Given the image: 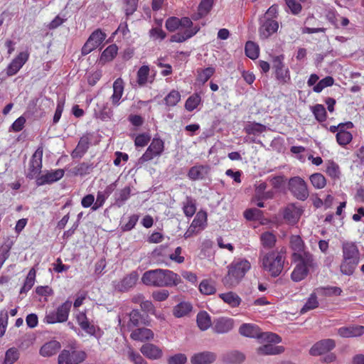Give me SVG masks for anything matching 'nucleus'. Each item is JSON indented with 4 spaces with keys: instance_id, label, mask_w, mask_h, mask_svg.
<instances>
[{
    "instance_id": "obj_1",
    "label": "nucleus",
    "mask_w": 364,
    "mask_h": 364,
    "mask_svg": "<svg viewBox=\"0 0 364 364\" xmlns=\"http://www.w3.org/2000/svg\"><path fill=\"white\" fill-rule=\"evenodd\" d=\"M144 284L155 287L177 286L181 282L178 274L169 269H155L146 271L142 277Z\"/></svg>"
},
{
    "instance_id": "obj_2",
    "label": "nucleus",
    "mask_w": 364,
    "mask_h": 364,
    "mask_svg": "<svg viewBox=\"0 0 364 364\" xmlns=\"http://www.w3.org/2000/svg\"><path fill=\"white\" fill-rule=\"evenodd\" d=\"M286 249L269 251L260 256L262 269L273 277H278L284 269L286 259Z\"/></svg>"
},
{
    "instance_id": "obj_3",
    "label": "nucleus",
    "mask_w": 364,
    "mask_h": 364,
    "mask_svg": "<svg viewBox=\"0 0 364 364\" xmlns=\"http://www.w3.org/2000/svg\"><path fill=\"white\" fill-rule=\"evenodd\" d=\"M251 264L248 260L237 259L228 266V273L222 279L223 285L227 288H234L242 281L250 270Z\"/></svg>"
},
{
    "instance_id": "obj_4",
    "label": "nucleus",
    "mask_w": 364,
    "mask_h": 364,
    "mask_svg": "<svg viewBox=\"0 0 364 364\" xmlns=\"http://www.w3.org/2000/svg\"><path fill=\"white\" fill-rule=\"evenodd\" d=\"M239 333L245 337L257 338L262 341L279 343L282 338L271 332H262L258 326L253 323H243L239 328Z\"/></svg>"
},
{
    "instance_id": "obj_5",
    "label": "nucleus",
    "mask_w": 364,
    "mask_h": 364,
    "mask_svg": "<svg viewBox=\"0 0 364 364\" xmlns=\"http://www.w3.org/2000/svg\"><path fill=\"white\" fill-rule=\"evenodd\" d=\"M72 302L68 300L56 310L46 311L43 322L48 324L65 322L68 318Z\"/></svg>"
},
{
    "instance_id": "obj_6",
    "label": "nucleus",
    "mask_w": 364,
    "mask_h": 364,
    "mask_svg": "<svg viewBox=\"0 0 364 364\" xmlns=\"http://www.w3.org/2000/svg\"><path fill=\"white\" fill-rule=\"evenodd\" d=\"M289 190L291 194L300 200H305L309 197V190L306 183L299 176H294L289 179Z\"/></svg>"
},
{
    "instance_id": "obj_7",
    "label": "nucleus",
    "mask_w": 364,
    "mask_h": 364,
    "mask_svg": "<svg viewBox=\"0 0 364 364\" xmlns=\"http://www.w3.org/2000/svg\"><path fill=\"white\" fill-rule=\"evenodd\" d=\"M43 147H38L33 156L29 162L26 177L33 179L37 178L41 175L42 168V158H43Z\"/></svg>"
},
{
    "instance_id": "obj_8",
    "label": "nucleus",
    "mask_w": 364,
    "mask_h": 364,
    "mask_svg": "<svg viewBox=\"0 0 364 364\" xmlns=\"http://www.w3.org/2000/svg\"><path fill=\"white\" fill-rule=\"evenodd\" d=\"M164 149V143L160 139L154 138L148 146L145 153L139 159V164L151 161L155 157L160 156Z\"/></svg>"
},
{
    "instance_id": "obj_9",
    "label": "nucleus",
    "mask_w": 364,
    "mask_h": 364,
    "mask_svg": "<svg viewBox=\"0 0 364 364\" xmlns=\"http://www.w3.org/2000/svg\"><path fill=\"white\" fill-rule=\"evenodd\" d=\"M106 38V34L101 30L97 29L90 36L82 48V54L85 55L98 48Z\"/></svg>"
},
{
    "instance_id": "obj_10",
    "label": "nucleus",
    "mask_w": 364,
    "mask_h": 364,
    "mask_svg": "<svg viewBox=\"0 0 364 364\" xmlns=\"http://www.w3.org/2000/svg\"><path fill=\"white\" fill-rule=\"evenodd\" d=\"M138 279L139 274L136 271H133L122 279L113 282V285L115 290L124 292L133 288Z\"/></svg>"
},
{
    "instance_id": "obj_11",
    "label": "nucleus",
    "mask_w": 364,
    "mask_h": 364,
    "mask_svg": "<svg viewBox=\"0 0 364 364\" xmlns=\"http://www.w3.org/2000/svg\"><path fill=\"white\" fill-rule=\"evenodd\" d=\"M64 173V170L61 168L45 171L36 178V185L41 186L55 183L63 177Z\"/></svg>"
},
{
    "instance_id": "obj_12",
    "label": "nucleus",
    "mask_w": 364,
    "mask_h": 364,
    "mask_svg": "<svg viewBox=\"0 0 364 364\" xmlns=\"http://www.w3.org/2000/svg\"><path fill=\"white\" fill-rule=\"evenodd\" d=\"M76 320L80 328L89 335L96 338L101 336L100 330L90 323L85 312H79L77 314Z\"/></svg>"
},
{
    "instance_id": "obj_13",
    "label": "nucleus",
    "mask_w": 364,
    "mask_h": 364,
    "mask_svg": "<svg viewBox=\"0 0 364 364\" xmlns=\"http://www.w3.org/2000/svg\"><path fill=\"white\" fill-rule=\"evenodd\" d=\"M279 28L278 22L272 18H262L259 29V36L262 39H267Z\"/></svg>"
},
{
    "instance_id": "obj_14",
    "label": "nucleus",
    "mask_w": 364,
    "mask_h": 364,
    "mask_svg": "<svg viewBox=\"0 0 364 364\" xmlns=\"http://www.w3.org/2000/svg\"><path fill=\"white\" fill-rule=\"evenodd\" d=\"M336 346V342L331 338L323 339L316 342L310 349L309 353L311 355H320L328 353Z\"/></svg>"
},
{
    "instance_id": "obj_15",
    "label": "nucleus",
    "mask_w": 364,
    "mask_h": 364,
    "mask_svg": "<svg viewBox=\"0 0 364 364\" xmlns=\"http://www.w3.org/2000/svg\"><path fill=\"white\" fill-rule=\"evenodd\" d=\"M193 26V22L188 17L178 18L177 17H170L166 21V28L170 32H173L178 29L189 28Z\"/></svg>"
},
{
    "instance_id": "obj_16",
    "label": "nucleus",
    "mask_w": 364,
    "mask_h": 364,
    "mask_svg": "<svg viewBox=\"0 0 364 364\" xmlns=\"http://www.w3.org/2000/svg\"><path fill=\"white\" fill-rule=\"evenodd\" d=\"M343 258L359 262L360 253L357 245L353 242H344L342 245Z\"/></svg>"
},
{
    "instance_id": "obj_17",
    "label": "nucleus",
    "mask_w": 364,
    "mask_h": 364,
    "mask_svg": "<svg viewBox=\"0 0 364 364\" xmlns=\"http://www.w3.org/2000/svg\"><path fill=\"white\" fill-rule=\"evenodd\" d=\"M234 326V320L230 318L220 317L213 322V330L215 333L223 334L230 331Z\"/></svg>"
},
{
    "instance_id": "obj_18",
    "label": "nucleus",
    "mask_w": 364,
    "mask_h": 364,
    "mask_svg": "<svg viewBox=\"0 0 364 364\" xmlns=\"http://www.w3.org/2000/svg\"><path fill=\"white\" fill-rule=\"evenodd\" d=\"M28 59L27 52H21L7 67L6 73L12 76L18 73Z\"/></svg>"
},
{
    "instance_id": "obj_19",
    "label": "nucleus",
    "mask_w": 364,
    "mask_h": 364,
    "mask_svg": "<svg viewBox=\"0 0 364 364\" xmlns=\"http://www.w3.org/2000/svg\"><path fill=\"white\" fill-rule=\"evenodd\" d=\"M302 213V210L294 204L288 205L284 210V218L289 223L294 225L297 223Z\"/></svg>"
},
{
    "instance_id": "obj_20",
    "label": "nucleus",
    "mask_w": 364,
    "mask_h": 364,
    "mask_svg": "<svg viewBox=\"0 0 364 364\" xmlns=\"http://www.w3.org/2000/svg\"><path fill=\"white\" fill-rule=\"evenodd\" d=\"M141 353L151 360H157L163 356L162 350L157 346L152 343H146L141 347Z\"/></svg>"
},
{
    "instance_id": "obj_21",
    "label": "nucleus",
    "mask_w": 364,
    "mask_h": 364,
    "mask_svg": "<svg viewBox=\"0 0 364 364\" xmlns=\"http://www.w3.org/2000/svg\"><path fill=\"white\" fill-rule=\"evenodd\" d=\"M215 359V353L210 351H203L194 354L191 358V364H210Z\"/></svg>"
},
{
    "instance_id": "obj_22",
    "label": "nucleus",
    "mask_w": 364,
    "mask_h": 364,
    "mask_svg": "<svg viewBox=\"0 0 364 364\" xmlns=\"http://www.w3.org/2000/svg\"><path fill=\"white\" fill-rule=\"evenodd\" d=\"M183 32H178L171 36L170 41L171 42L182 43L195 36L200 30L198 26L184 28Z\"/></svg>"
},
{
    "instance_id": "obj_23",
    "label": "nucleus",
    "mask_w": 364,
    "mask_h": 364,
    "mask_svg": "<svg viewBox=\"0 0 364 364\" xmlns=\"http://www.w3.org/2000/svg\"><path fill=\"white\" fill-rule=\"evenodd\" d=\"M123 92L124 81L121 77H119L113 83V94L110 97L113 106L117 107L119 105Z\"/></svg>"
},
{
    "instance_id": "obj_24",
    "label": "nucleus",
    "mask_w": 364,
    "mask_h": 364,
    "mask_svg": "<svg viewBox=\"0 0 364 364\" xmlns=\"http://www.w3.org/2000/svg\"><path fill=\"white\" fill-rule=\"evenodd\" d=\"M60 342L53 340L46 343L40 349L39 353L43 357H50L60 349Z\"/></svg>"
},
{
    "instance_id": "obj_25",
    "label": "nucleus",
    "mask_w": 364,
    "mask_h": 364,
    "mask_svg": "<svg viewBox=\"0 0 364 364\" xmlns=\"http://www.w3.org/2000/svg\"><path fill=\"white\" fill-rule=\"evenodd\" d=\"M95 114L102 120L109 119L113 114L112 108L107 102L99 101L97 104V109L95 110Z\"/></svg>"
},
{
    "instance_id": "obj_26",
    "label": "nucleus",
    "mask_w": 364,
    "mask_h": 364,
    "mask_svg": "<svg viewBox=\"0 0 364 364\" xmlns=\"http://www.w3.org/2000/svg\"><path fill=\"white\" fill-rule=\"evenodd\" d=\"M210 168L208 166H194L191 167L188 173V176L193 181L202 180L208 173Z\"/></svg>"
},
{
    "instance_id": "obj_27",
    "label": "nucleus",
    "mask_w": 364,
    "mask_h": 364,
    "mask_svg": "<svg viewBox=\"0 0 364 364\" xmlns=\"http://www.w3.org/2000/svg\"><path fill=\"white\" fill-rule=\"evenodd\" d=\"M154 332L146 328H139L133 331L130 335L131 338L134 341H146L154 338Z\"/></svg>"
},
{
    "instance_id": "obj_28",
    "label": "nucleus",
    "mask_w": 364,
    "mask_h": 364,
    "mask_svg": "<svg viewBox=\"0 0 364 364\" xmlns=\"http://www.w3.org/2000/svg\"><path fill=\"white\" fill-rule=\"evenodd\" d=\"M223 361L227 364H241L245 360L243 353L234 350L224 354Z\"/></svg>"
},
{
    "instance_id": "obj_29",
    "label": "nucleus",
    "mask_w": 364,
    "mask_h": 364,
    "mask_svg": "<svg viewBox=\"0 0 364 364\" xmlns=\"http://www.w3.org/2000/svg\"><path fill=\"white\" fill-rule=\"evenodd\" d=\"M263 345L257 349L259 355H279L284 351V348L281 346H274V343Z\"/></svg>"
},
{
    "instance_id": "obj_30",
    "label": "nucleus",
    "mask_w": 364,
    "mask_h": 364,
    "mask_svg": "<svg viewBox=\"0 0 364 364\" xmlns=\"http://www.w3.org/2000/svg\"><path fill=\"white\" fill-rule=\"evenodd\" d=\"M141 319V315L139 310L134 309L129 314V321L127 326L122 323V320L119 317V325L121 326V328H127V330L130 331L132 328L138 326L140 324V321Z\"/></svg>"
},
{
    "instance_id": "obj_31",
    "label": "nucleus",
    "mask_w": 364,
    "mask_h": 364,
    "mask_svg": "<svg viewBox=\"0 0 364 364\" xmlns=\"http://www.w3.org/2000/svg\"><path fill=\"white\" fill-rule=\"evenodd\" d=\"M219 297L231 307L239 306L242 301L241 298L233 291L220 294Z\"/></svg>"
},
{
    "instance_id": "obj_32",
    "label": "nucleus",
    "mask_w": 364,
    "mask_h": 364,
    "mask_svg": "<svg viewBox=\"0 0 364 364\" xmlns=\"http://www.w3.org/2000/svg\"><path fill=\"white\" fill-rule=\"evenodd\" d=\"M358 264L359 262L343 258L340 265V271L343 274L352 275Z\"/></svg>"
},
{
    "instance_id": "obj_33",
    "label": "nucleus",
    "mask_w": 364,
    "mask_h": 364,
    "mask_svg": "<svg viewBox=\"0 0 364 364\" xmlns=\"http://www.w3.org/2000/svg\"><path fill=\"white\" fill-rule=\"evenodd\" d=\"M316 293H318V295L321 296H339L342 293V289L338 287H320L316 289Z\"/></svg>"
},
{
    "instance_id": "obj_34",
    "label": "nucleus",
    "mask_w": 364,
    "mask_h": 364,
    "mask_svg": "<svg viewBox=\"0 0 364 364\" xmlns=\"http://www.w3.org/2000/svg\"><path fill=\"white\" fill-rule=\"evenodd\" d=\"M196 321L201 331H206L212 324L210 316L205 311H201L198 314Z\"/></svg>"
},
{
    "instance_id": "obj_35",
    "label": "nucleus",
    "mask_w": 364,
    "mask_h": 364,
    "mask_svg": "<svg viewBox=\"0 0 364 364\" xmlns=\"http://www.w3.org/2000/svg\"><path fill=\"white\" fill-rule=\"evenodd\" d=\"M89 148L88 139L86 137L81 138L76 148L73 151L71 156L73 158H81L87 151Z\"/></svg>"
},
{
    "instance_id": "obj_36",
    "label": "nucleus",
    "mask_w": 364,
    "mask_h": 364,
    "mask_svg": "<svg viewBox=\"0 0 364 364\" xmlns=\"http://www.w3.org/2000/svg\"><path fill=\"white\" fill-rule=\"evenodd\" d=\"M199 290L205 295L214 294L216 292L215 282L211 279H203L199 284Z\"/></svg>"
},
{
    "instance_id": "obj_37",
    "label": "nucleus",
    "mask_w": 364,
    "mask_h": 364,
    "mask_svg": "<svg viewBox=\"0 0 364 364\" xmlns=\"http://www.w3.org/2000/svg\"><path fill=\"white\" fill-rule=\"evenodd\" d=\"M309 269L304 264H297L294 269L291 277L294 282H298L303 280L308 274Z\"/></svg>"
},
{
    "instance_id": "obj_38",
    "label": "nucleus",
    "mask_w": 364,
    "mask_h": 364,
    "mask_svg": "<svg viewBox=\"0 0 364 364\" xmlns=\"http://www.w3.org/2000/svg\"><path fill=\"white\" fill-rule=\"evenodd\" d=\"M192 310V306L188 302H181L173 310V315L177 318L186 316Z\"/></svg>"
},
{
    "instance_id": "obj_39",
    "label": "nucleus",
    "mask_w": 364,
    "mask_h": 364,
    "mask_svg": "<svg viewBox=\"0 0 364 364\" xmlns=\"http://www.w3.org/2000/svg\"><path fill=\"white\" fill-rule=\"evenodd\" d=\"M118 48L115 44L109 46L102 53L100 61L103 63L112 61L117 54Z\"/></svg>"
},
{
    "instance_id": "obj_40",
    "label": "nucleus",
    "mask_w": 364,
    "mask_h": 364,
    "mask_svg": "<svg viewBox=\"0 0 364 364\" xmlns=\"http://www.w3.org/2000/svg\"><path fill=\"white\" fill-rule=\"evenodd\" d=\"M318 293H316V289L310 294L306 302L301 309V313L304 314L308 311L314 309L318 306V301L317 300Z\"/></svg>"
},
{
    "instance_id": "obj_41",
    "label": "nucleus",
    "mask_w": 364,
    "mask_h": 364,
    "mask_svg": "<svg viewBox=\"0 0 364 364\" xmlns=\"http://www.w3.org/2000/svg\"><path fill=\"white\" fill-rule=\"evenodd\" d=\"M183 210L186 216L188 218L195 214L196 211V202L191 197L187 196L183 202Z\"/></svg>"
},
{
    "instance_id": "obj_42",
    "label": "nucleus",
    "mask_w": 364,
    "mask_h": 364,
    "mask_svg": "<svg viewBox=\"0 0 364 364\" xmlns=\"http://www.w3.org/2000/svg\"><path fill=\"white\" fill-rule=\"evenodd\" d=\"M260 241L264 248L270 249L275 245L277 239L273 233L265 232L260 235Z\"/></svg>"
},
{
    "instance_id": "obj_43",
    "label": "nucleus",
    "mask_w": 364,
    "mask_h": 364,
    "mask_svg": "<svg viewBox=\"0 0 364 364\" xmlns=\"http://www.w3.org/2000/svg\"><path fill=\"white\" fill-rule=\"evenodd\" d=\"M36 279V270L32 268L28 272V274L26 277V279L24 282L23 286L21 287L20 290L21 294L27 293L34 285Z\"/></svg>"
},
{
    "instance_id": "obj_44",
    "label": "nucleus",
    "mask_w": 364,
    "mask_h": 364,
    "mask_svg": "<svg viewBox=\"0 0 364 364\" xmlns=\"http://www.w3.org/2000/svg\"><path fill=\"white\" fill-rule=\"evenodd\" d=\"M94 166L92 164L82 162L75 166L72 169V173L74 175L85 176L89 174L93 169Z\"/></svg>"
},
{
    "instance_id": "obj_45",
    "label": "nucleus",
    "mask_w": 364,
    "mask_h": 364,
    "mask_svg": "<svg viewBox=\"0 0 364 364\" xmlns=\"http://www.w3.org/2000/svg\"><path fill=\"white\" fill-rule=\"evenodd\" d=\"M149 67L148 65L141 66L137 71V83L140 87L144 86L149 79Z\"/></svg>"
},
{
    "instance_id": "obj_46",
    "label": "nucleus",
    "mask_w": 364,
    "mask_h": 364,
    "mask_svg": "<svg viewBox=\"0 0 364 364\" xmlns=\"http://www.w3.org/2000/svg\"><path fill=\"white\" fill-rule=\"evenodd\" d=\"M347 129H340L336 134L337 142L342 146L346 145L352 140V134L346 131Z\"/></svg>"
},
{
    "instance_id": "obj_47",
    "label": "nucleus",
    "mask_w": 364,
    "mask_h": 364,
    "mask_svg": "<svg viewBox=\"0 0 364 364\" xmlns=\"http://www.w3.org/2000/svg\"><path fill=\"white\" fill-rule=\"evenodd\" d=\"M291 247L296 252L295 255L304 252V242L298 235H293L290 240Z\"/></svg>"
},
{
    "instance_id": "obj_48",
    "label": "nucleus",
    "mask_w": 364,
    "mask_h": 364,
    "mask_svg": "<svg viewBox=\"0 0 364 364\" xmlns=\"http://www.w3.org/2000/svg\"><path fill=\"white\" fill-rule=\"evenodd\" d=\"M19 351L16 348H11L6 351L4 364H14L19 358Z\"/></svg>"
},
{
    "instance_id": "obj_49",
    "label": "nucleus",
    "mask_w": 364,
    "mask_h": 364,
    "mask_svg": "<svg viewBox=\"0 0 364 364\" xmlns=\"http://www.w3.org/2000/svg\"><path fill=\"white\" fill-rule=\"evenodd\" d=\"M200 102H201L200 96L197 93L193 94L186 100V103H185V108L188 111L192 112L198 107V105L200 103Z\"/></svg>"
},
{
    "instance_id": "obj_50",
    "label": "nucleus",
    "mask_w": 364,
    "mask_h": 364,
    "mask_svg": "<svg viewBox=\"0 0 364 364\" xmlns=\"http://www.w3.org/2000/svg\"><path fill=\"white\" fill-rule=\"evenodd\" d=\"M245 53L251 59H256L259 56V47L252 41H247L245 45Z\"/></svg>"
},
{
    "instance_id": "obj_51",
    "label": "nucleus",
    "mask_w": 364,
    "mask_h": 364,
    "mask_svg": "<svg viewBox=\"0 0 364 364\" xmlns=\"http://www.w3.org/2000/svg\"><path fill=\"white\" fill-rule=\"evenodd\" d=\"M207 220V215L205 212H198L191 225H194L198 230L201 231L204 229Z\"/></svg>"
},
{
    "instance_id": "obj_52",
    "label": "nucleus",
    "mask_w": 364,
    "mask_h": 364,
    "mask_svg": "<svg viewBox=\"0 0 364 364\" xmlns=\"http://www.w3.org/2000/svg\"><path fill=\"white\" fill-rule=\"evenodd\" d=\"M131 189L127 186L116 193V203L118 206L122 205L130 196Z\"/></svg>"
},
{
    "instance_id": "obj_53",
    "label": "nucleus",
    "mask_w": 364,
    "mask_h": 364,
    "mask_svg": "<svg viewBox=\"0 0 364 364\" xmlns=\"http://www.w3.org/2000/svg\"><path fill=\"white\" fill-rule=\"evenodd\" d=\"M11 247V242H6L0 247V269L2 267L5 261L9 258Z\"/></svg>"
},
{
    "instance_id": "obj_54",
    "label": "nucleus",
    "mask_w": 364,
    "mask_h": 364,
    "mask_svg": "<svg viewBox=\"0 0 364 364\" xmlns=\"http://www.w3.org/2000/svg\"><path fill=\"white\" fill-rule=\"evenodd\" d=\"M167 106L173 107L181 100V94L178 91L171 90L164 99Z\"/></svg>"
},
{
    "instance_id": "obj_55",
    "label": "nucleus",
    "mask_w": 364,
    "mask_h": 364,
    "mask_svg": "<svg viewBox=\"0 0 364 364\" xmlns=\"http://www.w3.org/2000/svg\"><path fill=\"white\" fill-rule=\"evenodd\" d=\"M311 184L318 189L323 188L326 183L325 177L321 173H314L310 176Z\"/></svg>"
},
{
    "instance_id": "obj_56",
    "label": "nucleus",
    "mask_w": 364,
    "mask_h": 364,
    "mask_svg": "<svg viewBox=\"0 0 364 364\" xmlns=\"http://www.w3.org/2000/svg\"><path fill=\"white\" fill-rule=\"evenodd\" d=\"M265 126L259 123H251L245 127V131L248 134L258 135L265 130Z\"/></svg>"
},
{
    "instance_id": "obj_57",
    "label": "nucleus",
    "mask_w": 364,
    "mask_h": 364,
    "mask_svg": "<svg viewBox=\"0 0 364 364\" xmlns=\"http://www.w3.org/2000/svg\"><path fill=\"white\" fill-rule=\"evenodd\" d=\"M334 80L331 76H327L320 80L313 88L315 92H321L325 87L331 86L333 85Z\"/></svg>"
},
{
    "instance_id": "obj_58",
    "label": "nucleus",
    "mask_w": 364,
    "mask_h": 364,
    "mask_svg": "<svg viewBox=\"0 0 364 364\" xmlns=\"http://www.w3.org/2000/svg\"><path fill=\"white\" fill-rule=\"evenodd\" d=\"M58 364H75L71 352L68 350H63L58 358Z\"/></svg>"
},
{
    "instance_id": "obj_59",
    "label": "nucleus",
    "mask_w": 364,
    "mask_h": 364,
    "mask_svg": "<svg viewBox=\"0 0 364 364\" xmlns=\"http://www.w3.org/2000/svg\"><path fill=\"white\" fill-rule=\"evenodd\" d=\"M9 320V312L6 309L0 311V338H1L6 330Z\"/></svg>"
},
{
    "instance_id": "obj_60",
    "label": "nucleus",
    "mask_w": 364,
    "mask_h": 364,
    "mask_svg": "<svg viewBox=\"0 0 364 364\" xmlns=\"http://www.w3.org/2000/svg\"><path fill=\"white\" fill-rule=\"evenodd\" d=\"M213 0H202L198 6V14L200 16L207 15L211 10Z\"/></svg>"
},
{
    "instance_id": "obj_61",
    "label": "nucleus",
    "mask_w": 364,
    "mask_h": 364,
    "mask_svg": "<svg viewBox=\"0 0 364 364\" xmlns=\"http://www.w3.org/2000/svg\"><path fill=\"white\" fill-rule=\"evenodd\" d=\"M316 119L319 122H323L326 119V112L323 105H316L312 109Z\"/></svg>"
},
{
    "instance_id": "obj_62",
    "label": "nucleus",
    "mask_w": 364,
    "mask_h": 364,
    "mask_svg": "<svg viewBox=\"0 0 364 364\" xmlns=\"http://www.w3.org/2000/svg\"><path fill=\"white\" fill-rule=\"evenodd\" d=\"M298 257L300 258L299 264H304V267H306L307 269L314 267V258L311 254L304 252L299 254Z\"/></svg>"
},
{
    "instance_id": "obj_63",
    "label": "nucleus",
    "mask_w": 364,
    "mask_h": 364,
    "mask_svg": "<svg viewBox=\"0 0 364 364\" xmlns=\"http://www.w3.org/2000/svg\"><path fill=\"white\" fill-rule=\"evenodd\" d=\"M326 171L329 176L333 178L338 177L340 173L338 165L331 161L327 163Z\"/></svg>"
},
{
    "instance_id": "obj_64",
    "label": "nucleus",
    "mask_w": 364,
    "mask_h": 364,
    "mask_svg": "<svg viewBox=\"0 0 364 364\" xmlns=\"http://www.w3.org/2000/svg\"><path fill=\"white\" fill-rule=\"evenodd\" d=\"M187 362V357L183 353H177L168 358V364H185Z\"/></svg>"
}]
</instances>
